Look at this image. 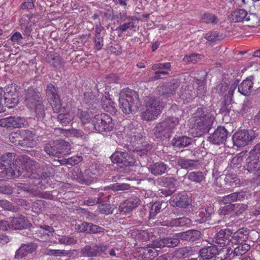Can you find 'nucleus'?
Instances as JSON below:
<instances>
[{
	"label": "nucleus",
	"mask_w": 260,
	"mask_h": 260,
	"mask_svg": "<svg viewBox=\"0 0 260 260\" xmlns=\"http://www.w3.org/2000/svg\"><path fill=\"white\" fill-rule=\"evenodd\" d=\"M71 134L77 138H82L84 139L87 137V135L80 129H73L71 131Z\"/></svg>",
	"instance_id": "nucleus-62"
},
{
	"label": "nucleus",
	"mask_w": 260,
	"mask_h": 260,
	"mask_svg": "<svg viewBox=\"0 0 260 260\" xmlns=\"http://www.w3.org/2000/svg\"><path fill=\"white\" fill-rule=\"evenodd\" d=\"M253 139V136L247 130H242L236 132L233 136L235 145L243 147L247 145Z\"/></svg>",
	"instance_id": "nucleus-14"
},
{
	"label": "nucleus",
	"mask_w": 260,
	"mask_h": 260,
	"mask_svg": "<svg viewBox=\"0 0 260 260\" xmlns=\"http://www.w3.org/2000/svg\"><path fill=\"white\" fill-rule=\"evenodd\" d=\"M13 188L10 185H1L0 186V193L10 195L12 194Z\"/></svg>",
	"instance_id": "nucleus-63"
},
{
	"label": "nucleus",
	"mask_w": 260,
	"mask_h": 260,
	"mask_svg": "<svg viewBox=\"0 0 260 260\" xmlns=\"http://www.w3.org/2000/svg\"><path fill=\"white\" fill-rule=\"evenodd\" d=\"M214 213V209L212 206L208 207L204 209H201L198 213L200 217L198 220L200 222H204L209 219L212 213Z\"/></svg>",
	"instance_id": "nucleus-39"
},
{
	"label": "nucleus",
	"mask_w": 260,
	"mask_h": 260,
	"mask_svg": "<svg viewBox=\"0 0 260 260\" xmlns=\"http://www.w3.org/2000/svg\"><path fill=\"white\" fill-rule=\"evenodd\" d=\"M161 205L159 203H153L150 210V216L153 218L160 211Z\"/></svg>",
	"instance_id": "nucleus-56"
},
{
	"label": "nucleus",
	"mask_w": 260,
	"mask_h": 260,
	"mask_svg": "<svg viewBox=\"0 0 260 260\" xmlns=\"http://www.w3.org/2000/svg\"><path fill=\"white\" fill-rule=\"evenodd\" d=\"M218 252V249L215 246H210L202 248L200 251V256L204 259L213 258Z\"/></svg>",
	"instance_id": "nucleus-33"
},
{
	"label": "nucleus",
	"mask_w": 260,
	"mask_h": 260,
	"mask_svg": "<svg viewBox=\"0 0 260 260\" xmlns=\"http://www.w3.org/2000/svg\"><path fill=\"white\" fill-rule=\"evenodd\" d=\"M179 119L176 117H170L157 124L154 128V135L156 137L161 138L167 134L172 132L178 124Z\"/></svg>",
	"instance_id": "nucleus-9"
},
{
	"label": "nucleus",
	"mask_w": 260,
	"mask_h": 260,
	"mask_svg": "<svg viewBox=\"0 0 260 260\" xmlns=\"http://www.w3.org/2000/svg\"><path fill=\"white\" fill-rule=\"evenodd\" d=\"M35 7V5L32 0H28L23 2L21 6L20 9L22 10H30L32 9Z\"/></svg>",
	"instance_id": "nucleus-64"
},
{
	"label": "nucleus",
	"mask_w": 260,
	"mask_h": 260,
	"mask_svg": "<svg viewBox=\"0 0 260 260\" xmlns=\"http://www.w3.org/2000/svg\"><path fill=\"white\" fill-rule=\"evenodd\" d=\"M57 88H56L52 84H49L46 87V96L48 99L55 103L54 106H52L53 109L55 112H60V102L59 95L57 92Z\"/></svg>",
	"instance_id": "nucleus-16"
},
{
	"label": "nucleus",
	"mask_w": 260,
	"mask_h": 260,
	"mask_svg": "<svg viewBox=\"0 0 260 260\" xmlns=\"http://www.w3.org/2000/svg\"><path fill=\"white\" fill-rule=\"evenodd\" d=\"M201 232L198 230H189L177 234L179 240L185 241H195L199 238Z\"/></svg>",
	"instance_id": "nucleus-31"
},
{
	"label": "nucleus",
	"mask_w": 260,
	"mask_h": 260,
	"mask_svg": "<svg viewBox=\"0 0 260 260\" xmlns=\"http://www.w3.org/2000/svg\"><path fill=\"white\" fill-rule=\"evenodd\" d=\"M104 229L101 226L89 222L88 234H96L104 232Z\"/></svg>",
	"instance_id": "nucleus-55"
},
{
	"label": "nucleus",
	"mask_w": 260,
	"mask_h": 260,
	"mask_svg": "<svg viewBox=\"0 0 260 260\" xmlns=\"http://www.w3.org/2000/svg\"><path fill=\"white\" fill-rule=\"evenodd\" d=\"M37 248V245L33 242L27 244H22L15 252V259H19L34 252Z\"/></svg>",
	"instance_id": "nucleus-22"
},
{
	"label": "nucleus",
	"mask_w": 260,
	"mask_h": 260,
	"mask_svg": "<svg viewBox=\"0 0 260 260\" xmlns=\"http://www.w3.org/2000/svg\"><path fill=\"white\" fill-rule=\"evenodd\" d=\"M0 206L5 210L16 212V208L13 204L7 200H0Z\"/></svg>",
	"instance_id": "nucleus-52"
},
{
	"label": "nucleus",
	"mask_w": 260,
	"mask_h": 260,
	"mask_svg": "<svg viewBox=\"0 0 260 260\" xmlns=\"http://www.w3.org/2000/svg\"><path fill=\"white\" fill-rule=\"evenodd\" d=\"M136 238L139 241H146L149 239V234L146 231H140L137 234Z\"/></svg>",
	"instance_id": "nucleus-60"
},
{
	"label": "nucleus",
	"mask_w": 260,
	"mask_h": 260,
	"mask_svg": "<svg viewBox=\"0 0 260 260\" xmlns=\"http://www.w3.org/2000/svg\"><path fill=\"white\" fill-rule=\"evenodd\" d=\"M224 181L227 185L232 187H236L239 184V180L234 174H229L225 175Z\"/></svg>",
	"instance_id": "nucleus-44"
},
{
	"label": "nucleus",
	"mask_w": 260,
	"mask_h": 260,
	"mask_svg": "<svg viewBox=\"0 0 260 260\" xmlns=\"http://www.w3.org/2000/svg\"><path fill=\"white\" fill-rule=\"evenodd\" d=\"M119 107L125 114L137 112L141 106L138 93L128 89H123L119 93Z\"/></svg>",
	"instance_id": "nucleus-1"
},
{
	"label": "nucleus",
	"mask_w": 260,
	"mask_h": 260,
	"mask_svg": "<svg viewBox=\"0 0 260 260\" xmlns=\"http://www.w3.org/2000/svg\"><path fill=\"white\" fill-rule=\"evenodd\" d=\"M230 239V243L234 244H242L248 239V231L246 229H240L235 232Z\"/></svg>",
	"instance_id": "nucleus-28"
},
{
	"label": "nucleus",
	"mask_w": 260,
	"mask_h": 260,
	"mask_svg": "<svg viewBox=\"0 0 260 260\" xmlns=\"http://www.w3.org/2000/svg\"><path fill=\"white\" fill-rule=\"evenodd\" d=\"M9 88L4 90L0 88V113L6 111V107L12 108L18 103V99L15 90H8Z\"/></svg>",
	"instance_id": "nucleus-6"
},
{
	"label": "nucleus",
	"mask_w": 260,
	"mask_h": 260,
	"mask_svg": "<svg viewBox=\"0 0 260 260\" xmlns=\"http://www.w3.org/2000/svg\"><path fill=\"white\" fill-rule=\"evenodd\" d=\"M171 64L170 62L165 63H155L152 66V69L153 70H156L157 69H166L170 70Z\"/></svg>",
	"instance_id": "nucleus-59"
},
{
	"label": "nucleus",
	"mask_w": 260,
	"mask_h": 260,
	"mask_svg": "<svg viewBox=\"0 0 260 260\" xmlns=\"http://www.w3.org/2000/svg\"><path fill=\"white\" fill-rule=\"evenodd\" d=\"M94 43L97 50H100L102 48L103 46V40L101 35L98 34L95 35Z\"/></svg>",
	"instance_id": "nucleus-61"
},
{
	"label": "nucleus",
	"mask_w": 260,
	"mask_h": 260,
	"mask_svg": "<svg viewBox=\"0 0 260 260\" xmlns=\"http://www.w3.org/2000/svg\"><path fill=\"white\" fill-rule=\"evenodd\" d=\"M105 116L106 115L105 114L104 115L101 114H96L92 119L91 126L93 127V130L98 132H102L103 130L105 132H108L109 134L108 135L106 134V136H110L111 137L113 133L110 134V131L112 129V126L106 125L107 122L105 121V119H103Z\"/></svg>",
	"instance_id": "nucleus-13"
},
{
	"label": "nucleus",
	"mask_w": 260,
	"mask_h": 260,
	"mask_svg": "<svg viewBox=\"0 0 260 260\" xmlns=\"http://www.w3.org/2000/svg\"><path fill=\"white\" fill-rule=\"evenodd\" d=\"M157 247L153 245V242L151 244L148 245L147 247H141L140 248L139 252L140 253L141 260H152L154 257H156L160 252L158 250Z\"/></svg>",
	"instance_id": "nucleus-17"
},
{
	"label": "nucleus",
	"mask_w": 260,
	"mask_h": 260,
	"mask_svg": "<svg viewBox=\"0 0 260 260\" xmlns=\"http://www.w3.org/2000/svg\"><path fill=\"white\" fill-rule=\"evenodd\" d=\"M88 109V110H83L81 109L77 110L76 116L83 124L88 123L93 117V114L90 110V109Z\"/></svg>",
	"instance_id": "nucleus-36"
},
{
	"label": "nucleus",
	"mask_w": 260,
	"mask_h": 260,
	"mask_svg": "<svg viewBox=\"0 0 260 260\" xmlns=\"http://www.w3.org/2000/svg\"><path fill=\"white\" fill-rule=\"evenodd\" d=\"M117 164L120 168L133 166L135 163L133 158H131L126 152H115V164Z\"/></svg>",
	"instance_id": "nucleus-23"
},
{
	"label": "nucleus",
	"mask_w": 260,
	"mask_h": 260,
	"mask_svg": "<svg viewBox=\"0 0 260 260\" xmlns=\"http://www.w3.org/2000/svg\"><path fill=\"white\" fill-rule=\"evenodd\" d=\"M102 195L103 193H100L98 194L97 197H95L94 199L90 198L87 200L84 201V203L88 206H93L98 203H100L101 201V198Z\"/></svg>",
	"instance_id": "nucleus-58"
},
{
	"label": "nucleus",
	"mask_w": 260,
	"mask_h": 260,
	"mask_svg": "<svg viewBox=\"0 0 260 260\" xmlns=\"http://www.w3.org/2000/svg\"><path fill=\"white\" fill-rule=\"evenodd\" d=\"M20 175L23 178H29L36 180H40L39 170L38 169V163L33 160H29L26 162L25 165V168L22 167V164L19 165Z\"/></svg>",
	"instance_id": "nucleus-10"
},
{
	"label": "nucleus",
	"mask_w": 260,
	"mask_h": 260,
	"mask_svg": "<svg viewBox=\"0 0 260 260\" xmlns=\"http://www.w3.org/2000/svg\"><path fill=\"white\" fill-rule=\"evenodd\" d=\"M171 201L177 207L186 208L190 203L191 200L185 192H182L173 196Z\"/></svg>",
	"instance_id": "nucleus-25"
},
{
	"label": "nucleus",
	"mask_w": 260,
	"mask_h": 260,
	"mask_svg": "<svg viewBox=\"0 0 260 260\" xmlns=\"http://www.w3.org/2000/svg\"><path fill=\"white\" fill-rule=\"evenodd\" d=\"M20 138H21V134L13 132L9 135L10 142L16 146H20Z\"/></svg>",
	"instance_id": "nucleus-53"
},
{
	"label": "nucleus",
	"mask_w": 260,
	"mask_h": 260,
	"mask_svg": "<svg viewBox=\"0 0 260 260\" xmlns=\"http://www.w3.org/2000/svg\"><path fill=\"white\" fill-rule=\"evenodd\" d=\"M228 136V132L223 126L218 127L208 138L210 143L220 145L223 143Z\"/></svg>",
	"instance_id": "nucleus-15"
},
{
	"label": "nucleus",
	"mask_w": 260,
	"mask_h": 260,
	"mask_svg": "<svg viewBox=\"0 0 260 260\" xmlns=\"http://www.w3.org/2000/svg\"><path fill=\"white\" fill-rule=\"evenodd\" d=\"M245 167L249 173H253L257 176L260 183V152L258 150L254 148L250 151Z\"/></svg>",
	"instance_id": "nucleus-8"
},
{
	"label": "nucleus",
	"mask_w": 260,
	"mask_h": 260,
	"mask_svg": "<svg viewBox=\"0 0 260 260\" xmlns=\"http://www.w3.org/2000/svg\"><path fill=\"white\" fill-rule=\"evenodd\" d=\"M108 248L107 245L99 243L96 244L93 246L89 245H86L81 250V254L84 256L90 257H98L102 255Z\"/></svg>",
	"instance_id": "nucleus-11"
},
{
	"label": "nucleus",
	"mask_w": 260,
	"mask_h": 260,
	"mask_svg": "<svg viewBox=\"0 0 260 260\" xmlns=\"http://www.w3.org/2000/svg\"><path fill=\"white\" fill-rule=\"evenodd\" d=\"M233 232V230L228 228L220 230L214 237L215 243L221 247L227 246L230 243V239Z\"/></svg>",
	"instance_id": "nucleus-18"
},
{
	"label": "nucleus",
	"mask_w": 260,
	"mask_h": 260,
	"mask_svg": "<svg viewBox=\"0 0 260 260\" xmlns=\"http://www.w3.org/2000/svg\"><path fill=\"white\" fill-rule=\"evenodd\" d=\"M247 207V205L243 204H229L220 208L218 210V213L219 214L225 215L231 212H234L236 215H238L243 213Z\"/></svg>",
	"instance_id": "nucleus-19"
},
{
	"label": "nucleus",
	"mask_w": 260,
	"mask_h": 260,
	"mask_svg": "<svg viewBox=\"0 0 260 260\" xmlns=\"http://www.w3.org/2000/svg\"><path fill=\"white\" fill-rule=\"evenodd\" d=\"M244 198V194L241 192H234L222 197L221 202L224 204H231V202L240 200Z\"/></svg>",
	"instance_id": "nucleus-41"
},
{
	"label": "nucleus",
	"mask_w": 260,
	"mask_h": 260,
	"mask_svg": "<svg viewBox=\"0 0 260 260\" xmlns=\"http://www.w3.org/2000/svg\"><path fill=\"white\" fill-rule=\"evenodd\" d=\"M168 169V166L162 162H156L150 167L151 173L155 175L166 173Z\"/></svg>",
	"instance_id": "nucleus-38"
},
{
	"label": "nucleus",
	"mask_w": 260,
	"mask_h": 260,
	"mask_svg": "<svg viewBox=\"0 0 260 260\" xmlns=\"http://www.w3.org/2000/svg\"><path fill=\"white\" fill-rule=\"evenodd\" d=\"M191 143V139L186 137H175L172 140L173 146L176 148H184L188 146Z\"/></svg>",
	"instance_id": "nucleus-35"
},
{
	"label": "nucleus",
	"mask_w": 260,
	"mask_h": 260,
	"mask_svg": "<svg viewBox=\"0 0 260 260\" xmlns=\"http://www.w3.org/2000/svg\"><path fill=\"white\" fill-rule=\"evenodd\" d=\"M188 179L196 183H201L205 179V174L202 172H191L187 175Z\"/></svg>",
	"instance_id": "nucleus-43"
},
{
	"label": "nucleus",
	"mask_w": 260,
	"mask_h": 260,
	"mask_svg": "<svg viewBox=\"0 0 260 260\" xmlns=\"http://www.w3.org/2000/svg\"><path fill=\"white\" fill-rule=\"evenodd\" d=\"M175 162H177L181 168L185 169H194L198 168L200 166V163L198 160L179 158L177 160H175Z\"/></svg>",
	"instance_id": "nucleus-32"
},
{
	"label": "nucleus",
	"mask_w": 260,
	"mask_h": 260,
	"mask_svg": "<svg viewBox=\"0 0 260 260\" xmlns=\"http://www.w3.org/2000/svg\"><path fill=\"white\" fill-rule=\"evenodd\" d=\"M55 174V170L53 168L52 164H44L42 167V171H39L40 180L47 179L50 177L54 176Z\"/></svg>",
	"instance_id": "nucleus-37"
},
{
	"label": "nucleus",
	"mask_w": 260,
	"mask_h": 260,
	"mask_svg": "<svg viewBox=\"0 0 260 260\" xmlns=\"http://www.w3.org/2000/svg\"><path fill=\"white\" fill-rule=\"evenodd\" d=\"M24 102L28 108L35 109L38 119H44L45 113L43 98L36 88L30 87L25 90Z\"/></svg>",
	"instance_id": "nucleus-2"
},
{
	"label": "nucleus",
	"mask_w": 260,
	"mask_h": 260,
	"mask_svg": "<svg viewBox=\"0 0 260 260\" xmlns=\"http://www.w3.org/2000/svg\"><path fill=\"white\" fill-rule=\"evenodd\" d=\"M10 225L11 229L15 230L29 228L32 226L29 221L21 215L12 218Z\"/></svg>",
	"instance_id": "nucleus-21"
},
{
	"label": "nucleus",
	"mask_w": 260,
	"mask_h": 260,
	"mask_svg": "<svg viewBox=\"0 0 260 260\" xmlns=\"http://www.w3.org/2000/svg\"><path fill=\"white\" fill-rule=\"evenodd\" d=\"M165 222L164 225L170 227L187 226L191 224L190 220L186 217L175 218L169 221H166Z\"/></svg>",
	"instance_id": "nucleus-34"
},
{
	"label": "nucleus",
	"mask_w": 260,
	"mask_h": 260,
	"mask_svg": "<svg viewBox=\"0 0 260 260\" xmlns=\"http://www.w3.org/2000/svg\"><path fill=\"white\" fill-rule=\"evenodd\" d=\"M57 119L63 125H67L73 120V116L68 113H60L57 116Z\"/></svg>",
	"instance_id": "nucleus-47"
},
{
	"label": "nucleus",
	"mask_w": 260,
	"mask_h": 260,
	"mask_svg": "<svg viewBox=\"0 0 260 260\" xmlns=\"http://www.w3.org/2000/svg\"><path fill=\"white\" fill-rule=\"evenodd\" d=\"M250 248V245L246 243L239 245L235 248L234 250V254L236 256L243 255L247 252Z\"/></svg>",
	"instance_id": "nucleus-49"
},
{
	"label": "nucleus",
	"mask_w": 260,
	"mask_h": 260,
	"mask_svg": "<svg viewBox=\"0 0 260 260\" xmlns=\"http://www.w3.org/2000/svg\"><path fill=\"white\" fill-rule=\"evenodd\" d=\"M128 129L127 128H125V127H123L119 132H123L124 134H126V135H128V136L129 137V138L131 139V141H133V142L138 141V140L141 138V137L140 136H137L134 135V134H135V131L136 130L135 129H132L133 131H132V133L131 134H128Z\"/></svg>",
	"instance_id": "nucleus-54"
},
{
	"label": "nucleus",
	"mask_w": 260,
	"mask_h": 260,
	"mask_svg": "<svg viewBox=\"0 0 260 260\" xmlns=\"http://www.w3.org/2000/svg\"><path fill=\"white\" fill-rule=\"evenodd\" d=\"M21 161L16 157L14 153H7L0 157V168L4 170L5 174L8 178L19 177V165Z\"/></svg>",
	"instance_id": "nucleus-3"
},
{
	"label": "nucleus",
	"mask_w": 260,
	"mask_h": 260,
	"mask_svg": "<svg viewBox=\"0 0 260 260\" xmlns=\"http://www.w3.org/2000/svg\"><path fill=\"white\" fill-rule=\"evenodd\" d=\"M193 118L197 122V128L202 133H205L212 125L214 117L209 114H205L203 109L198 108L193 114Z\"/></svg>",
	"instance_id": "nucleus-7"
},
{
	"label": "nucleus",
	"mask_w": 260,
	"mask_h": 260,
	"mask_svg": "<svg viewBox=\"0 0 260 260\" xmlns=\"http://www.w3.org/2000/svg\"><path fill=\"white\" fill-rule=\"evenodd\" d=\"M145 110L141 113V117L145 120L155 119L161 113L165 105L158 99L150 98L145 100Z\"/></svg>",
	"instance_id": "nucleus-5"
},
{
	"label": "nucleus",
	"mask_w": 260,
	"mask_h": 260,
	"mask_svg": "<svg viewBox=\"0 0 260 260\" xmlns=\"http://www.w3.org/2000/svg\"><path fill=\"white\" fill-rule=\"evenodd\" d=\"M45 60L53 68L57 67L62 63L61 57L57 53L47 54Z\"/></svg>",
	"instance_id": "nucleus-40"
},
{
	"label": "nucleus",
	"mask_w": 260,
	"mask_h": 260,
	"mask_svg": "<svg viewBox=\"0 0 260 260\" xmlns=\"http://www.w3.org/2000/svg\"><path fill=\"white\" fill-rule=\"evenodd\" d=\"M218 34L215 31H211L203 35V38L210 42L215 41L218 38Z\"/></svg>",
	"instance_id": "nucleus-57"
},
{
	"label": "nucleus",
	"mask_w": 260,
	"mask_h": 260,
	"mask_svg": "<svg viewBox=\"0 0 260 260\" xmlns=\"http://www.w3.org/2000/svg\"><path fill=\"white\" fill-rule=\"evenodd\" d=\"M72 177L79 182L88 181L91 180L86 175H84L81 169L78 168L74 169L72 172Z\"/></svg>",
	"instance_id": "nucleus-45"
},
{
	"label": "nucleus",
	"mask_w": 260,
	"mask_h": 260,
	"mask_svg": "<svg viewBox=\"0 0 260 260\" xmlns=\"http://www.w3.org/2000/svg\"><path fill=\"white\" fill-rule=\"evenodd\" d=\"M27 125L24 117L19 116H10L0 119V126L7 128H19Z\"/></svg>",
	"instance_id": "nucleus-12"
},
{
	"label": "nucleus",
	"mask_w": 260,
	"mask_h": 260,
	"mask_svg": "<svg viewBox=\"0 0 260 260\" xmlns=\"http://www.w3.org/2000/svg\"><path fill=\"white\" fill-rule=\"evenodd\" d=\"M46 254L50 256H69L71 257L73 254L72 250H66L60 249H47Z\"/></svg>",
	"instance_id": "nucleus-42"
},
{
	"label": "nucleus",
	"mask_w": 260,
	"mask_h": 260,
	"mask_svg": "<svg viewBox=\"0 0 260 260\" xmlns=\"http://www.w3.org/2000/svg\"><path fill=\"white\" fill-rule=\"evenodd\" d=\"M89 222L86 221H80L75 225V230L78 233L88 234Z\"/></svg>",
	"instance_id": "nucleus-48"
},
{
	"label": "nucleus",
	"mask_w": 260,
	"mask_h": 260,
	"mask_svg": "<svg viewBox=\"0 0 260 260\" xmlns=\"http://www.w3.org/2000/svg\"><path fill=\"white\" fill-rule=\"evenodd\" d=\"M21 139L20 146L32 148L36 145L35 134L29 130H24L21 132Z\"/></svg>",
	"instance_id": "nucleus-24"
},
{
	"label": "nucleus",
	"mask_w": 260,
	"mask_h": 260,
	"mask_svg": "<svg viewBox=\"0 0 260 260\" xmlns=\"http://www.w3.org/2000/svg\"><path fill=\"white\" fill-rule=\"evenodd\" d=\"M99 101L91 91L85 92L84 93L83 103L89 109H96Z\"/></svg>",
	"instance_id": "nucleus-29"
},
{
	"label": "nucleus",
	"mask_w": 260,
	"mask_h": 260,
	"mask_svg": "<svg viewBox=\"0 0 260 260\" xmlns=\"http://www.w3.org/2000/svg\"><path fill=\"white\" fill-rule=\"evenodd\" d=\"M250 14H248L245 10L239 9L234 11L228 16L229 19L232 22L249 21L250 20Z\"/></svg>",
	"instance_id": "nucleus-26"
},
{
	"label": "nucleus",
	"mask_w": 260,
	"mask_h": 260,
	"mask_svg": "<svg viewBox=\"0 0 260 260\" xmlns=\"http://www.w3.org/2000/svg\"><path fill=\"white\" fill-rule=\"evenodd\" d=\"M71 145L63 140L50 141L44 146V151L50 156L60 157L70 154Z\"/></svg>",
	"instance_id": "nucleus-4"
},
{
	"label": "nucleus",
	"mask_w": 260,
	"mask_h": 260,
	"mask_svg": "<svg viewBox=\"0 0 260 260\" xmlns=\"http://www.w3.org/2000/svg\"><path fill=\"white\" fill-rule=\"evenodd\" d=\"M202 55L199 54L191 53L189 55H185L183 58V60L185 62L196 63L201 60Z\"/></svg>",
	"instance_id": "nucleus-51"
},
{
	"label": "nucleus",
	"mask_w": 260,
	"mask_h": 260,
	"mask_svg": "<svg viewBox=\"0 0 260 260\" xmlns=\"http://www.w3.org/2000/svg\"><path fill=\"white\" fill-rule=\"evenodd\" d=\"M202 21L206 23H216L217 18L216 16L210 13H205L202 16Z\"/></svg>",
	"instance_id": "nucleus-50"
},
{
	"label": "nucleus",
	"mask_w": 260,
	"mask_h": 260,
	"mask_svg": "<svg viewBox=\"0 0 260 260\" xmlns=\"http://www.w3.org/2000/svg\"><path fill=\"white\" fill-rule=\"evenodd\" d=\"M179 238L177 236L176 234L172 238L167 237L155 240L153 241V245L160 249L164 247H175L179 244Z\"/></svg>",
	"instance_id": "nucleus-20"
},
{
	"label": "nucleus",
	"mask_w": 260,
	"mask_h": 260,
	"mask_svg": "<svg viewBox=\"0 0 260 260\" xmlns=\"http://www.w3.org/2000/svg\"><path fill=\"white\" fill-rule=\"evenodd\" d=\"M253 77L249 76L238 86V91L244 95H248L251 91L253 82Z\"/></svg>",
	"instance_id": "nucleus-30"
},
{
	"label": "nucleus",
	"mask_w": 260,
	"mask_h": 260,
	"mask_svg": "<svg viewBox=\"0 0 260 260\" xmlns=\"http://www.w3.org/2000/svg\"><path fill=\"white\" fill-rule=\"evenodd\" d=\"M139 201L136 197L130 198L120 204L119 210L120 212H129L137 207Z\"/></svg>",
	"instance_id": "nucleus-27"
},
{
	"label": "nucleus",
	"mask_w": 260,
	"mask_h": 260,
	"mask_svg": "<svg viewBox=\"0 0 260 260\" xmlns=\"http://www.w3.org/2000/svg\"><path fill=\"white\" fill-rule=\"evenodd\" d=\"M55 239L58 241L59 244L64 245H71L76 243V240H74L72 237L66 235L61 236L57 235Z\"/></svg>",
	"instance_id": "nucleus-46"
}]
</instances>
